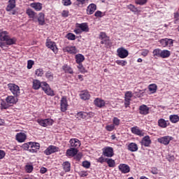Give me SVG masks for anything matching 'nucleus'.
<instances>
[{
    "label": "nucleus",
    "instance_id": "2",
    "mask_svg": "<svg viewBox=\"0 0 179 179\" xmlns=\"http://www.w3.org/2000/svg\"><path fill=\"white\" fill-rule=\"evenodd\" d=\"M42 90L45 92L47 96H51L52 97L55 96V93L54 92V90L51 89V87H50V85H48V83H47L46 82H42Z\"/></svg>",
    "mask_w": 179,
    "mask_h": 179
},
{
    "label": "nucleus",
    "instance_id": "45",
    "mask_svg": "<svg viewBox=\"0 0 179 179\" xmlns=\"http://www.w3.org/2000/svg\"><path fill=\"white\" fill-rule=\"evenodd\" d=\"M77 66L78 69L80 71V73H87V71H86V69L83 66V64L82 63L78 64Z\"/></svg>",
    "mask_w": 179,
    "mask_h": 179
},
{
    "label": "nucleus",
    "instance_id": "25",
    "mask_svg": "<svg viewBox=\"0 0 179 179\" xmlns=\"http://www.w3.org/2000/svg\"><path fill=\"white\" fill-rule=\"evenodd\" d=\"M43 89V83L40 82L38 80H33V85H32V89L34 90H38V89Z\"/></svg>",
    "mask_w": 179,
    "mask_h": 179
},
{
    "label": "nucleus",
    "instance_id": "61",
    "mask_svg": "<svg viewBox=\"0 0 179 179\" xmlns=\"http://www.w3.org/2000/svg\"><path fill=\"white\" fill-rule=\"evenodd\" d=\"M62 17H68L69 16V11L66 10H64L62 13Z\"/></svg>",
    "mask_w": 179,
    "mask_h": 179
},
{
    "label": "nucleus",
    "instance_id": "37",
    "mask_svg": "<svg viewBox=\"0 0 179 179\" xmlns=\"http://www.w3.org/2000/svg\"><path fill=\"white\" fill-rule=\"evenodd\" d=\"M171 55L170 50H161V55L159 58H169Z\"/></svg>",
    "mask_w": 179,
    "mask_h": 179
},
{
    "label": "nucleus",
    "instance_id": "60",
    "mask_svg": "<svg viewBox=\"0 0 179 179\" xmlns=\"http://www.w3.org/2000/svg\"><path fill=\"white\" fill-rule=\"evenodd\" d=\"M62 1H63V5L64 6H69L72 5V2L71 1V0H62Z\"/></svg>",
    "mask_w": 179,
    "mask_h": 179
},
{
    "label": "nucleus",
    "instance_id": "38",
    "mask_svg": "<svg viewBox=\"0 0 179 179\" xmlns=\"http://www.w3.org/2000/svg\"><path fill=\"white\" fill-rule=\"evenodd\" d=\"M169 120L172 124H177L179 121V116L178 115H171L169 116Z\"/></svg>",
    "mask_w": 179,
    "mask_h": 179
},
{
    "label": "nucleus",
    "instance_id": "5",
    "mask_svg": "<svg viewBox=\"0 0 179 179\" xmlns=\"http://www.w3.org/2000/svg\"><path fill=\"white\" fill-rule=\"evenodd\" d=\"M117 54L119 58L124 59V58H127V57L129 55V52H128L127 49H124V48L121 47L117 48Z\"/></svg>",
    "mask_w": 179,
    "mask_h": 179
},
{
    "label": "nucleus",
    "instance_id": "1",
    "mask_svg": "<svg viewBox=\"0 0 179 179\" xmlns=\"http://www.w3.org/2000/svg\"><path fill=\"white\" fill-rule=\"evenodd\" d=\"M8 89L10 90V92L15 96V97H19L20 96V87H19V85L15 84V83H9L7 85Z\"/></svg>",
    "mask_w": 179,
    "mask_h": 179
},
{
    "label": "nucleus",
    "instance_id": "19",
    "mask_svg": "<svg viewBox=\"0 0 179 179\" xmlns=\"http://www.w3.org/2000/svg\"><path fill=\"white\" fill-rule=\"evenodd\" d=\"M131 131L134 135H137L138 136H145V132H143V130L139 129L138 126L131 127Z\"/></svg>",
    "mask_w": 179,
    "mask_h": 179
},
{
    "label": "nucleus",
    "instance_id": "32",
    "mask_svg": "<svg viewBox=\"0 0 179 179\" xmlns=\"http://www.w3.org/2000/svg\"><path fill=\"white\" fill-rule=\"evenodd\" d=\"M80 97L82 100H89L90 99V94L87 91H82L80 94Z\"/></svg>",
    "mask_w": 179,
    "mask_h": 179
},
{
    "label": "nucleus",
    "instance_id": "4",
    "mask_svg": "<svg viewBox=\"0 0 179 179\" xmlns=\"http://www.w3.org/2000/svg\"><path fill=\"white\" fill-rule=\"evenodd\" d=\"M68 98L66 96H63L60 100V110L62 113H65L68 110Z\"/></svg>",
    "mask_w": 179,
    "mask_h": 179
},
{
    "label": "nucleus",
    "instance_id": "6",
    "mask_svg": "<svg viewBox=\"0 0 179 179\" xmlns=\"http://www.w3.org/2000/svg\"><path fill=\"white\" fill-rule=\"evenodd\" d=\"M103 155L106 157H113L114 156V148L113 147H105L102 149Z\"/></svg>",
    "mask_w": 179,
    "mask_h": 179
},
{
    "label": "nucleus",
    "instance_id": "62",
    "mask_svg": "<svg viewBox=\"0 0 179 179\" xmlns=\"http://www.w3.org/2000/svg\"><path fill=\"white\" fill-rule=\"evenodd\" d=\"M106 161H107V158H104V157H100L99 158H98V159H97V162L98 163H101V164H103V163H106Z\"/></svg>",
    "mask_w": 179,
    "mask_h": 179
},
{
    "label": "nucleus",
    "instance_id": "28",
    "mask_svg": "<svg viewBox=\"0 0 179 179\" xmlns=\"http://www.w3.org/2000/svg\"><path fill=\"white\" fill-rule=\"evenodd\" d=\"M158 125L160 128H167L170 123H169V120L166 121L164 119L161 118L158 120Z\"/></svg>",
    "mask_w": 179,
    "mask_h": 179
},
{
    "label": "nucleus",
    "instance_id": "22",
    "mask_svg": "<svg viewBox=\"0 0 179 179\" xmlns=\"http://www.w3.org/2000/svg\"><path fill=\"white\" fill-rule=\"evenodd\" d=\"M64 52H69V54H76L78 50L75 46H66L63 48Z\"/></svg>",
    "mask_w": 179,
    "mask_h": 179
},
{
    "label": "nucleus",
    "instance_id": "58",
    "mask_svg": "<svg viewBox=\"0 0 179 179\" xmlns=\"http://www.w3.org/2000/svg\"><path fill=\"white\" fill-rule=\"evenodd\" d=\"M83 167H85V169H90V162L88 161H84L83 162Z\"/></svg>",
    "mask_w": 179,
    "mask_h": 179
},
{
    "label": "nucleus",
    "instance_id": "53",
    "mask_svg": "<svg viewBox=\"0 0 179 179\" xmlns=\"http://www.w3.org/2000/svg\"><path fill=\"white\" fill-rule=\"evenodd\" d=\"M24 150H29L30 149V142L25 143L21 146Z\"/></svg>",
    "mask_w": 179,
    "mask_h": 179
},
{
    "label": "nucleus",
    "instance_id": "54",
    "mask_svg": "<svg viewBox=\"0 0 179 179\" xmlns=\"http://www.w3.org/2000/svg\"><path fill=\"white\" fill-rule=\"evenodd\" d=\"M116 64L117 65H120L121 66H125V65H127L128 62H127V61L125 60H117Z\"/></svg>",
    "mask_w": 179,
    "mask_h": 179
},
{
    "label": "nucleus",
    "instance_id": "13",
    "mask_svg": "<svg viewBox=\"0 0 179 179\" xmlns=\"http://www.w3.org/2000/svg\"><path fill=\"white\" fill-rule=\"evenodd\" d=\"M18 100L19 99H17V96H15V95L14 96L8 95L6 98V101H7V103H9L10 107H12V106L16 104V103H17Z\"/></svg>",
    "mask_w": 179,
    "mask_h": 179
},
{
    "label": "nucleus",
    "instance_id": "47",
    "mask_svg": "<svg viewBox=\"0 0 179 179\" xmlns=\"http://www.w3.org/2000/svg\"><path fill=\"white\" fill-rule=\"evenodd\" d=\"M105 129H106V131L108 132H111L115 129V126L113 124H108L106 126Z\"/></svg>",
    "mask_w": 179,
    "mask_h": 179
},
{
    "label": "nucleus",
    "instance_id": "26",
    "mask_svg": "<svg viewBox=\"0 0 179 179\" xmlns=\"http://www.w3.org/2000/svg\"><path fill=\"white\" fill-rule=\"evenodd\" d=\"M62 69L65 73H69L70 75L73 74V69L68 64L63 65Z\"/></svg>",
    "mask_w": 179,
    "mask_h": 179
},
{
    "label": "nucleus",
    "instance_id": "40",
    "mask_svg": "<svg viewBox=\"0 0 179 179\" xmlns=\"http://www.w3.org/2000/svg\"><path fill=\"white\" fill-rule=\"evenodd\" d=\"M45 76L46 79H48V80H50V82H52V80H54V73H52V72H51L50 71H48L45 73Z\"/></svg>",
    "mask_w": 179,
    "mask_h": 179
},
{
    "label": "nucleus",
    "instance_id": "14",
    "mask_svg": "<svg viewBox=\"0 0 179 179\" xmlns=\"http://www.w3.org/2000/svg\"><path fill=\"white\" fill-rule=\"evenodd\" d=\"M150 108L148 106L143 104L141 105L138 108V113L141 115H148L149 114Z\"/></svg>",
    "mask_w": 179,
    "mask_h": 179
},
{
    "label": "nucleus",
    "instance_id": "42",
    "mask_svg": "<svg viewBox=\"0 0 179 179\" xmlns=\"http://www.w3.org/2000/svg\"><path fill=\"white\" fill-rule=\"evenodd\" d=\"M87 2H89V0H76L75 5H77V6L82 8V6L86 5Z\"/></svg>",
    "mask_w": 179,
    "mask_h": 179
},
{
    "label": "nucleus",
    "instance_id": "63",
    "mask_svg": "<svg viewBox=\"0 0 179 179\" xmlns=\"http://www.w3.org/2000/svg\"><path fill=\"white\" fill-rule=\"evenodd\" d=\"M108 36H107V34H106V32H101L100 35H99V38H101V40H103L104 38H107Z\"/></svg>",
    "mask_w": 179,
    "mask_h": 179
},
{
    "label": "nucleus",
    "instance_id": "20",
    "mask_svg": "<svg viewBox=\"0 0 179 179\" xmlns=\"http://www.w3.org/2000/svg\"><path fill=\"white\" fill-rule=\"evenodd\" d=\"M77 155H78V149L76 148H71L68 149L66 152V156H68L69 157H73Z\"/></svg>",
    "mask_w": 179,
    "mask_h": 179
},
{
    "label": "nucleus",
    "instance_id": "27",
    "mask_svg": "<svg viewBox=\"0 0 179 179\" xmlns=\"http://www.w3.org/2000/svg\"><path fill=\"white\" fill-rule=\"evenodd\" d=\"M38 22L40 26L45 24V15L43 13H40L38 17Z\"/></svg>",
    "mask_w": 179,
    "mask_h": 179
},
{
    "label": "nucleus",
    "instance_id": "17",
    "mask_svg": "<svg viewBox=\"0 0 179 179\" xmlns=\"http://www.w3.org/2000/svg\"><path fill=\"white\" fill-rule=\"evenodd\" d=\"M118 169L121 173L123 174H127V173H129L131 171V169L129 168V166L125 164H120L118 166Z\"/></svg>",
    "mask_w": 179,
    "mask_h": 179
},
{
    "label": "nucleus",
    "instance_id": "18",
    "mask_svg": "<svg viewBox=\"0 0 179 179\" xmlns=\"http://www.w3.org/2000/svg\"><path fill=\"white\" fill-rule=\"evenodd\" d=\"M69 143L73 149H78V148L80 147V141L78 138H71Z\"/></svg>",
    "mask_w": 179,
    "mask_h": 179
},
{
    "label": "nucleus",
    "instance_id": "21",
    "mask_svg": "<svg viewBox=\"0 0 179 179\" xmlns=\"http://www.w3.org/2000/svg\"><path fill=\"white\" fill-rule=\"evenodd\" d=\"M16 8V0H8V4L6 8L7 12H10L13 9Z\"/></svg>",
    "mask_w": 179,
    "mask_h": 179
},
{
    "label": "nucleus",
    "instance_id": "55",
    "mask_svg": "<svg viewBox=\"0 0 179 179\" xmlns=\"http://www.w3.org/2000/svg\"><path fill=\"white\" fill-rule=\"evenodd\" d=\"M101 44H105V45H108V44H110V37L108 36V38L102 39V41H101Z\"/></svg>",
    "mask_w": 179,
    "mask_h": 179
},
{
    "label": "nucleus",
    "instance_id": "48",
    "mask_svg": "<svg viewBox=\"0 0 179 179\" xmlns=\"http://www.w3.org/2000/svg\"><path fill=\"white\" fill-rule=\"evenodd\" d=\"M66 37L68 40H71V41L76 40V36L73 33L67 34Z\"/></svg>",
    "mask_w": 179,
    "mask_h": 179
},
{
    "label": "nucleus",
    "instance_id": "30",
    "mask_svg": "<svg viewBox=\"0 0 179 179\" xmlns=\"http://www.w3.org/2000/svg\"><path fill=\"white\" fill-rule=\"evenodd\" d=\"M127 149L130 152H138V144L135 143H130L127 146Z\"/></svg>",
    "mask_w": 179,
    "mask_h": 179
},
{
    "label": "nucleus",
    "instance_id": "39",
    "mask_svg": "<svg viewBox=\"0 0 179 179\" xmlns=\"http://www.w3.org/2000/svg\"><path fill=\"white\" fill-rule=\"evenodd\" d=\"M9 32L6 31H3L0 32V40L5 41L9 37Z\"/></svg>",
    "mask_w": 179,
    "mask_h": 179
},
{
    "label": "nucleus",
    "instance_id": "50",
    "mask_svg": "<svg viewBox=\"0 0 179 179\" xmlns=\"http://www.w3.org/2000/svg\"><path fill=\"white\" fill-rule=\"evenodd\" d=\"M35 75L36 76H43L44 75V70L43 69H37L35 71Z\"/></svg>",
    "mask_w": 179,
    "mask_h": 179
},
{
    "label": "nucleus",
    "instance_id": "44",
    "mask_svg": "<svg viewBox=\"0 0 179 179\" xmlns=\"http://www.w3.org/2000/svg\"><path fill=\"white\" fill-rule=\"evenodd\" d=\"M148 89L151 93H156L157 90V85H156V84H151L149 85Z\"/></svg>",
    "mask_w": 179,
    "mask_h": 179
},
{
    "label": "nucleus",
    "instance_id": "3",
    "mask_svg": "<svg viewBox=\"0 0 179 179\" xmlns=\"http://www.w3.org/2000/svg\"><path fill=\"white\" fill-rule=\"evenodd\" d=\"M46 47L48 48H50L53 51L54 53L57 54L58 53V48L57 47V43L55 42L51 41V39H47L45 43Z\"/></svg>",
    "mask_w": 179,
    "mask_h": 179
},
{
    "label": "nucleus",
    "instance_id": "52",
    "mask_svg": "<svg viewBox=\"0 0 179 179\" xmlns=\"http://www.w3.org/2000/svg\"><path fill=\"white\" fill-rule=\"evenodd\" d=\"M33 165L27 164L25 166V171H27V173H31V171H33Z\"/></svg>",
    "mask_w": 179,
    "mask_h": 179
},
{
    "label": "nucleus",
    "instance_id": "46",
    "mask_svg": "<svg viewBox=\"0 0 179 179\" xmlns=\"http://www.w3.org/2000/svg\"><path fill=\"white\" fill-rule=\"evenodd\" d=\"M77 118L85 120V118L87 117V113L86 112H79L77 113Z\"/></svg>",
    "mask_w": 179,
    "mask_h": 179
},
{
    "label": "nucleus",
    "instance_id": "33",
    "mask_svg": "<svg viewBox=\"0 0 179 179\" xmlns=\"http://www.w3.org/2000/svg\"><path fill=\"white\" fill-rule=\"evenodd\" d=\"M27 15H28L29 17H30V19H33L34 22H36V20L34 19V17H36V15H37V13H36V12H34L33 10H31V8H28L26 11Z\"/></svg>",
    "mask_w": 179,
    "mask_h": 179
},
{
    "label": "nucleus",
    "instance_id": "9",
    "mask_svg": "<svg viewBox=\"0 0 179 179\" xmlns=\"http://www.w3.org/2000/svg\"><path fill=\"white\" fill-rule=\"evenodd\" d=\"M40 150V143L36 142H30L29 152L31 153H37Z\"/></svg>",
    "mask_w": 179,
    "mask_h": 179
},
{
    "label": "nucleus",
    "instance_id": "23",
    "mask_svg": "<svg viewBox=\"0 0 179 179\" xmlns=\"http://www.w3.org/2000/svg\"><path fill=\"white\" fill-rule=\"evenodd\" d=\"M94 104H95L96 107H99V108H103V107L106 106V101L101 99L96 98L94 101Z\"/></svg>",
    "mask_w": 179,
    "mask_h": 179
},
{
    "label": "nucleus",
    "instance_id": "31",
    "mask_svg": "<svg viewBox=\"0 0 179 179\" xmlns=\"http://www.w3.org/2000/svg\"><path fill=\"white\" fill-rule=\"evenodd\" d=\"M6 45H13L14 44H16V41H17V39L15 37L10 38V36H8L5 41Z\"/></svg>",
    "mask_w": 179,
    "mask_h": 179
},
{
    "label": "nucleus",
    "instance_id": "11",
    "mask_svg": "<svg viewBox=\"0 0 179 179\" xmlns=\"http://www.w3.org/2000/svg\"><path fill=\"white\" fill-rule=\"evenodd\" d=\"M59 150V148L55 145H50L45 151L44 153L46 156H50V155H52V153H55Z\"/></svg>",
    "mask_w": 179,
    "mask_h": 179
},
{
    "label": "nucleus",
    "instance_id": "35",
    "mask_svg": "<svg viewBox=\"0 0 179 179\" xmlns=\"http://www.w3.org/2000/svg\"><path fill=\"white\" fill-rule=\"evenodd\" d=\"M62 167L65 173H69L71 171V163L69 162H63Z\"/></svg>",
    "mask_w": 179,
    "mask_h": 179
},
{
    "label": "nucleus",
    "instance_id": "43",
    "mask_svg": "<svg viewBox=\"0 0 179 179\" xmlns=\"http://www.w3.org/2000/svg\"><path fill=\"white\" fill-rule=\"evenodd\" d=\"M162 54V50L160 48H156L152 51L153 57H158L160 58V55Z\"/></svg>",
    "mask_w": 179,
    "mask_h": 179
},
{
    "label": "nucleus",
    "instance_id": "64",
    "mask_svg": "<svg viewBox=\"0 0 179 179\" xmlns=\"http://www.w3.org/2000/svg\"><path fill=\"white\" fill-rule=\"evenodd\" d=\"M148 54H149V50L148 49H143L141 52L143 57H147Z\"/></svg>",
    "mask_w": 179,
    "mask_h": 179
},
{
    "label": "nucleus",
    "instance_id": "49",
    "mask_svg": "<svg viewBox=\"0 0 179 179\" xmlns=\"http://www.w3.org/2000/svg\"><path fill=\"white\" fill-rule=\"evenodd\" d=\"M124 96H125L124 100H130L131 101V99H132V92H131V91L126 92Z\"/></svg>",
    "mask_w": 179,
    "mask_h": 179
},
{
    "label": "nucleus",
    "instance_id": "7",
    "mask_svg": "<svg viewBox=\"0 0 179 179\" xmlns=\"http://www.w3.org/2000/svg\"><path fill=\"white\" fill-rule=\"evenodd\" d=\"M38 124L41 125V127H48V125H52L54 124V121L52 119H38L36 120Z\"/></svg>",
    "mask_w": 179,
    "mask_h": 179
},
{
    "label": "nucleus",
    "instance_id": "57",
    "mask_svg": "<svg viewBox=\"0 0 179 179\" xmlns=\"http://www.w3.org/2000/svg\"><path fill=\"white\" fill-rule=\"evenodd\" d=\"M147 2L148 0H135V3H136V5H145Z\"/></svg>",
    "mask_w": 179,
    "mask_h": 179
},
{
    "label": "nucleus",
    "instance_id": "16",
    "mask_svg": "<svg viewBox=\"0 0 179 179\" xmlns=\"http://www.w3.org/2000/svg\"><path fill=\"white\" fill-rule=\"evenodd\" d=\"M141 143L143 146H145V148H149V146H150V145L152 144V140H150V136H144L142 138Z\"/></svg>",
    "mask_w": 179,
    "mask_h": 179
},
{
    "label": "nucleus",
    "instance_id": "15",
    "mask_svg": "<svg viewBox=\"0 0 179 179\" xmlns=\"http://www.w3.org/2000/svg\"><path fill=\"white\" fill-rule=\"evenodd\" d=\"M76 27H77V29H80L81 31H83V33H87L89 32V25L87 24V22H83L81 24L79 23H76Z\"/></svg>",
    "mask_w": 179,
    "mask_h": 179
},
{
    "label": "nucleus",
    "instance_id": "10",
    "mask_svg": "<svg viewBox=\"0 0 179 179\" xmlns=\"http://www.w3.org/2000/svg\"><path fill=\"white\" fill-rule=\"evenodd\" d=\"M171 141H173V137L170 136H165L157 138V142H159V143H162L165 145H169Z\"/></svg>",
    "mask_w": 179,
    "mask_h": 179
},
{
    "label": "nucleus",
    "instance_id": "41",
    "mask_svg": "<svg viewBox=\"0 0 179 179\" xmlns=\"http://www.w3.org/2000/svg\"><path fill=\"white\" fill-rule=\"evenodd\" d=\"M108 167H115V161L111 158H106V162Z\"/></svg>",
    "mask_w": 179,
    "mask_h": 179
},
{
    "label": "nucleus",
    "instance_id": "36",
    "mask_svg": "<svg viewBox=\"0 0 179 179\" xmlns=\"http://www.w3.org/2000/svg\"><path fill=\"white\" fill-rule=\"evenodd\" d=\"M10 107V105L8 103V101L1 100L0 103V108L1 110H8Z\"/></svg>",
    "mask_w": 179,
    "mask_h": 179
},
{
    "label": "nucleus",
    "instance_id": "56",
    "mask_svg": "<svg viewBox=\"0 0 179 179\" xmlns=\"http://www.w3.org/2000/svg\"><path fill=\"white\" fill-rule=\"evenodd\" d=\"M33 65H34V61L33 60H28L27 61V69H31L33 68Z\"/></svg>",
    "mask_w": 179,
    "mask_h": 179
},
{
    "label": "nucleus",
    "instance_id": "51",
    "mask_svg": "<svg viewBox=\"0 0 179 179\" xmlns=\"http://www.w3.org/2000/svg\"><path fill=\"white\" fill-rule=\"evenodd\" d=\"M128 9H129L131 12H134V13H136L138 12V8L135 7V6L132 4H129L127 6Z\"/></svg>",
    "mask_w": 179,
    "mask_h": 179
},
{
    "label": "nucleus",
    "instance_id": "24",
    "mask_svg": "<svg viewBox=\"0 0 179 179\" xmlns=\"http://www.w3.org/2000/svg\"><path fill=\"white\" fill-rule=\"evenodd\" d=\"M96 9H97V6L94 3L90 4L87 8V15H93L94 12H96Z\"/></svg>",
    "mask_w": 179,
    "mask_h": 179
},
{
    "label": "nucleus",
    "instance_id": "34",
    "mask_svg": "<svg viewBox=\"0 0 179 179\" xmlns=\"http://www.w3.org/2000/svg\"><path fill=\"white\" fill-rule=\"evenodd\" d=\"M76 64H82L85 61V56L80 53L77 54L75 56Z\"/></svg>",
    "mask_w": 179,
    "mask_h": 179
},
{
    "label": "nucleus",
    "instance_id": "12",
    "mask_svg": "<svg viewBox=\"0 0 179 179\" xmlns=\"http://www.w3.org/2000/svg\"><path fill=\"white\" fill-rule=\"evenodd\" d=\"M27 139V135L26 133L20 132L15 135V140L19 142V143H23Z\"/></svg>",
    "mask_w": 179,
    "mask_h": 179
},
{
    "label": "nucleus",
    "instance_id": "29",
    "mask_svg": "<svg viewBox=\"0 0 179 179\" xmlns=\"http://www.w3.org/2000/svg\"><path fill=\"white\" fill-rule=\"evenodd\" d=\"M31 8H33L36 12H40L43 9V3H32L30 4Z\"/></svg>",
    "mask_w": 179,
    "mask_h": 179
},
{
    "label": "nucleus",
    "instance_id": "8",
    "mask_svg": "<svg viewBox=\"0 0 179 179\" xmlns=\"http://www.w3.org/2000/svg\"><path fill=\"white\" fill-rule=\"evenodd\" d=\"M159 43L161 44L162 47L166 48V47H168V45L169 47H173V44L174 42L173 39L165 38L160 39L159 41Z\"/></svg>",
    "mask_w": 179,
    "mask_h": 179
},
{
    "label": "nucleus",
    "instance_id": "59",
    "mask_svg": "<svg viewBox=\"0 0 179 179\" xmlns=\"http://www.w3.org/2000/svg\"><path fill=\"white\" fill-rule=\"evenodd\" d=\"M113 125L118 127L120 125V119L118 117H114L113 120Z\"/></svg>",
    "mask_w": 179,
    "mask_h": 179
}]
</instances>
